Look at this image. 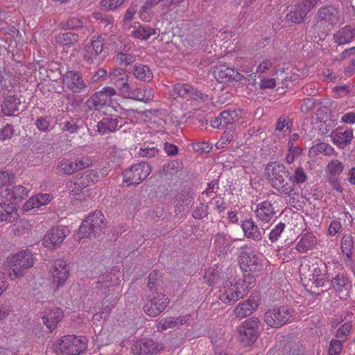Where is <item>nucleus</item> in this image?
I'll list each match as a JSON object with an SVG mask.
<instances>
[{"instance_id":"nucleus-1","label":"nucleus","mask_w":355,"mask_h":355,"mask_svg":"<svg viewBox=\"0 0 355 355\" xmlns=\"http://www.w3.org/2000/svg\"><path fill=\"white\" fill-rule=\"evenodd\" d=\"M266 176L272 187L279 193L290 195L294 190L292 177L284 165L275 162L268 164Z\"/></svg>"},{"instance_id":"nucleus-2","label":"nucleus","mask_w":355,"mask_h":355,"mask_svg":"<svg viewBox=\"0 0 355 355\" xmlns=\"http://www.w3.org/2000/svg\"><path fill=\"white\" fill-rule=\"evenodd\" d=\"M8 275L13 280L21 278L35 263V257L28 250H23L9 257Z\"/></svg>"},{"instance_id":"nucleus-3","label":"nucleus","mask_w":355,"mask_h":355,"mask_svg":"<svg viewBox=\"0 0 355 355\" xmlns=\"http://www.w3.org/2000/svg\"><path fill=\"white\" fill-rule=\"evenodd\" d=\"M107 223L101 211H95L83 220L77 233L79 239L96 237L106 227Z\"/></svg>"},{"instance_id":"nucleus-4","label":"nucleus","mask_w":355,"mask_h":355,"mask_svg":"<svg viewBox=\"0 0 355 355\" xmlns=\"http://www.w3.org/2000/svg\"><path fill=\"white\" fill-rule=\"evenodd\" d=\"M87 348L85 338L75 335L65 336L59 339L55 345L57 355H79Z\"/></svg>"},{"instance_id":"nucleus-5","label":"nucleus","mask_w":355,"mask_h":355,"mask_svg":"<svg viewBox=\"0 0 355 355\" xmlns=\"http://www.w3.org/2000/svg\"><path fill=\"white\" fill-rule=\"evenodd\" d=\"M150 166L145 162H139L126 169L123 175V181L129 184H139L150 173Z\"/></svg>"},{"instance_id":"nucleus-6","label":"nucleus","mask_w":355,"mask_h":355,"mask_svg":"<svg viewBox=\"0 0 355 355\" xmlns=\"http://www.w3.org/2000/svg\"><path fill=\"white\" fill-rule=\"evenodd\" d=\"M247 246L241 248L238 261L242 270L245 272H258L263 270V261L254 254L245 250Z\"/></svg>"},{"instance_id":"nucleus-7","label":"nucleus","mask_w":355,"mask_h":355,"mask_svg":"<svg viewBox=\"0 0 355 355\" xmlns=\"http://www.w3.org/2000/svg\"><path fill=\"white\" fill-rule=\"evenodd\" d=\"M259 320L251 318L245 320L239 327V338L245 346L250 345L258 336Z\"/></svg>"},{"instance_id":"nucleus-8","label":"nucleus","mask_w":355,"mask_h":355,"mask_svg":"<svg viewBox=\"0 0 355 355\" xmlns=\"http://www.w3.org/2000/svg\"><path fill=\"white\" fill-rule=\"evenodd\" d=\"M69 276V268L63 259H57L50 269V278L52 285L58 288L62 286Z\"/></svg>"},{"instance_id":"nucleus-9","label":"nucleus","mask_w":355,"mask_h":355,"mask_svg":"<svg viewBox=\"0 0 355 355\" xmlns=\"http://www.w3.org/2000/svg\"><path fill=\"white\" fill-rule=\"evenodd\" d=\"M291 315V312L288 307L281 306L266 312L264 321L268 326L276 328L286 324Z\"/></svg>"},{"instance_id":"nucleus-10","label":"nucleus","mask_w":355,"mask_h":355,"mask_svg":"<svg viewBox=\"0 0 355 355\" xmlns=\"http://www.w3.org/2000/svg\"><path fill=\"white\" fill-rule=\"evenodd\" d=\"M104 45V40L101 37L93 40L92 43L87 45L84 49V60L89 63H99L105 56Z\"/></svg>"},{"instance_id":"nucleus-11","label":"nucleus","mask_w":355,"mask_h":355,"mask_svg":"<svg viewBox=\"0 0 355 355\" xmlns=\"http://www.w3.org/2000/svg\"><path fill=\"white\" fill-rule=\"evenodd\" d=\"M173 95H177L188 100H193L199 102H205L208 101L209 96L205 94L191 85L186 83H178L174 85Z\"/></svg>"},{"instance_id":"nucleus-12","label":"nucleus","mask_w":355,"mask_h":355,"mask_svg":"<svg viewBox=\"0 0 355 355\" xmlns=\"http://www.w3.org/2000/svg\"><path fill=\"white\" fill-rule=\"evenodd\" d=\"M168 304L169 300L166 295L157 293L147 301L143 309L147 315L155 317L165 310Z\"/></svg>"},{"instance_id":"nucleus-13","label":"nucleus","mask_w":355,"mask_h":355,"mask_svg":"<svg viewBox=\"0 0 355 355\" xmlns=\"http://www.w3.org/2000/svg\"><path fill=\"white\" fill-rule=\"evenodd\" d=\"M63 84L73 93H82L87 90V86L79 71H68L62 76Z\"/></svg>"},{"instance_id":"nucleus-14","label":"nucleus","mask_w":355,"mask_h":355,"mask_svg":"<svg viewBox=\"0 0 355 355\" xmlns=\"http://www.w3.org/2000/svg\"><path fill=\"white\" fill-rule=\"evenodd\" d=\"M164 348L161 343L150 338H144L137 340L132 347L134 355H147L155 354Z\"/></svg>"},{"instance_id":"nucleus-15","label":"nucleus","mask_w":355,"mask_h":355,"mask_svg":"<svg viewBox=\"0 0 355 355\" xmlns=\"http://www.w3.org/2000/svg\"><path fill=\"white\" fill-rule=\"evenodd\" d=\"M68 234L69 230L64 227L52 228L45 234L43 239V245L49 249L58 248Z\"/></svg>"},{"instance_id":"nucleus-16","label":"nucleus","mask_w":355,"mask_h":355,"mask_svg":"<svg viewBox=\"0 0 355 355\" xmlns=\"http://www.w3.org/2000/svg\"><path fill=\"white\" fill-rule=\"evenodd\" d=\"M236 239L224 232H218L214 236V247L219 257H225L233 248L232 245Z\"/></svg>"},{"instance_id":"nucleus-17","label":"nucleus","mask_w":355,"mask_h":355,"mask_svg":"<svg viewBox=\"0 0 355 355\" xmlns=\"http://www.w3.org/2000/svg\"><path fill=\"white\" fill-rule=\"evenodd\" d=\"M340 12L338 6L325 5L319 8L317 12V19L322 24L334 25L340 19Z\"/></svg>"},{"instance_id":"nucleus-18","label":"nucleus","mask_w":355,"mask_h":355,"mask_svg":"<svg viewBox=\"0 0 355 355\" xmlns=\"http://www.w3.org/2000/svg\"><path fill=\"white\" fill-rule=\"evenodd\" d=\"M220 292V300L226 304H233L244 295V293L240 290L238 284H233L231 282H225Z\"/></svg>"},{"instance_id":"nucleus-19","label":"nucleus","mask_w":355,"mask_h":355,"mask_svg":"<svg viewBox=\"0 0 355 355\" xmlns=\"http://www.w3.org/2000/svg\"><path fill=\"white\" fill-rule=\"evenodd\" d=\"M310 272L309 280L318 288L324 286L329 278L326 264L322 261L313 263Z\"/></svg>"},{"instance_id":"nucleus-20","label":"nucleus","mask_w":355,"mask_h":355,"mask_svg":"<svg viewBox=\"0 0 355 355\" xmlns=\"http://www.w3.org/2000/svg\"><path fill=\"white\" fill-rule=\"evenodd\" d=\"M214 74L216 79L220 83L241 81L244 79L243 75L239 73L234 68L227 67L225 65L216 67Z\"/></svg>"},{"instance_id":"nucleus-21","label":"nucleus","mask_w":355,"mask_h":355,"mask_svg":"<svg viewBox=\"0 0 355 355\" xmlns=\"http://www.w3.org/2000/svg\"><path fill=\"white\" fill-rule=\"evenodd\" d=\"M29 193L28 189L22 185L7 187L1 192V198L9 202H20L24 200Z\"/></svg>"},{"instance_id":"nucleus-22","label":"nucleus","mask_w":355,"mask_h":355,"mask_svg":"<svg viewBox=\"0 0 355 355\" xmlns=\"http://www.w3.org/2000/svg\"><path fill=\"white\" fill-rule=\"evenodd\" d=\"M63 315V311L58 307H53L41 312L42 322L51 331L55 329Z\"/></svg>"},{"instance_id":"nucleus-23","label":"nucleus","mask_w":355,"mask_h":355,"mask_svg":"<svg viewBox=\"0 0 355 355\" xmlns=\"http://www.w3.org/2000/svg\"><path fill=\"white\" fill-rule=\"evenodd\" d=\"M115 103V102L108 100L107 97L100 92H96L86 102L87 107L90 110H100L105 106H110L116 112H119Z\"/></svg>"},{"instance_id":"nucleus-24","label":"nucleus","mask_w":355,"mask_h":355,"mask_svg":"<svg viewBox=\"0 0 355 355\" xmlns=\"http://www.w3.org/2000/svg\"><path fill=\"white\" fill-rule=\"evenodd\" d=\"M254 212L258 220L263 223H268L275 217V215L273 205L268 200H265L259 203L257 205Z\"/></svg>"},{"instance_id":"nucleus-25","label":"nucleus","mask_w":355,"mask_h":355,"mask_svg":"<svg viewBox=\"0 0 355 355\" xmlns=\"http://www.w3.org/2000/svg\"><path fill=\"white\" fill-rule=\"evenodd\" d=\"M237 117L238 115L235 110H224L218 117L211 121V125L215 128H224L227 125L233 124Z\"/></svg>"},{"instance_id":"nucleus-26","label":"nucleus","mask_w":355,"mask_h":355,"mask_svg":"<svg viewBox=\"0 0 355 355\" xmlns=\"http://www.w3.org/2000/svg\"><path fill=\"white\" fill-rule=\"evenodd\" d=\"M318 244V239L314 234L306 232L299 236L295 249L300 253H305L313 249Z\"/></svg>"},{"instance_id":"nucleus-27","label":"nucleus","mask_w":355,"mask_h":355,"mask_svg":"<svg viewBox=\"0 0 355 355\" xmlns=\"http://www.w3.org/2000/svg\"><path fill=\"white\" fill-rule=\"evenodd\" d=\"M121 95L124 98H131L139 101L147 102L152 98L151 90H145L141 88L132 89L130 85L124 87Z\"/></svg>"},{"instance_id":"nucleus-28","label":"nucleus","mask_w":355,"mask_h":355,"mask_svg":"<svg viewBox=\"0 0 355 355\" xmlns=\"http://www.w3.org/2000/svg\"><path fill=\"white\" fill-rule=\"evenodd\" d=\"M119 120L117 117L112 115H107L97 123V130L101 135L115 131L118 127L121 128L122 124L119 125Z\"/></svg>"},{"instance_id":"nucleus-29","label":"nucleus","mask_w":355,"mask_h":355,"mask_svg":"<svg viewBox=\"0 0 355 355\" xmlns=\"http://www.w3.org/2000/svg\"><path fill=\"white\" fill-rule=\"evenodd\" d=\"M311 11V10L309 8L306 4L300 2L295 8L291 10L286 15V19L288 21L300 24L303 22L308 13Z\"/></svg>"},{"instance_id":"nucleus-30","label":"nucleus","mask_w":355,"mask_h":355,"mask_svg":"<svg viewBox=\"0 0 355 355\" xmlns=\"http://www.w3.org/2000/svg\"><path fill=\"white\" fill-rule=\"evenodd\" d=\"M108 77L110 79V83L115 85L119 88L121 93L123 92V89L125 90L124 87L128 86V76L125 73V70L121 68L114 69L111 71Z\"/></svg>"},{"instance_id":"nucleus-31","label":"nucleus","mask_w":355,"mask_h":355,"mask_svg":"<svg viewBox=\"0 0 355 355\" xmlns=\"http://www.w3.org/2000/svg\"><path fill=\"white\" fill-rule=\"evenodd\" d=\"M257 307V302L252 299H248L242 303H239L235 307L234 313L236 318L242 319L250 315Z\"/></svg>"},{"instance_id":"nucleus-32","label":"nucleus","mask_w":355,"mask_h":355,"mask_svg":"<svg viewBox=\"0 0 355 355\" xmlns=\"http://www.w3.org/2000/svg\"><path fill=\"white\" fill-rule=\"evenodd\" d=\"M355 36V29L345 26L333 35L334 42L338 45L349 43Z\"/></svg>"},{"instance_id":"nucleus-33","label":"nucleus","mask_w":355,"mask_h":355,"mask_svg":"<svg viewBox=\"0 0 355 355\" xmlns=\"http://www.w3.org/2000/svg\"><path fill=\"white\" fill-rule=\"evenodd\" d=\"M333 143L339 148H344L348 146L352 140L353 130L352 129H347L344 132H336L331 135Z\"/></svg>"},{"instance_id":"nucleus-34","label":"nucleus","mask_w":355,"mask_h":355,"mask_svg":"<svg viewBox=\"0 0 355 355\" xmlns=\"http://www.w3.org/2000/svg\"><path fill=\"white\" fill-rule=\"evenodd\" d=\"M241 227L244 232L245 236L255 241H259L262 239V234L259 227L250 219L245 220L242 223Z\"/></svg>"},{"instance_id":"nucleus-35","label":"nucleus","mask_w":355,"mask_h":355,"mask_svg":"<svg viewBox=\"0 0 355 355\" xmlns=\"http://www.w3.org/2000/svg\"><path fill=\"white\" fill-rule=\"evenodd\" d=\"M17 214V207L14 202L4 200L0 203V221L12 222Z\"/></svg>"},{"instance_id":"nucleus-36","label":"nucleus","mask_w":355,"mask_h":355,"mask_svg":"<svg viewBox=\"0 0 355 355\" xmlns=\"http://www.w3.org/2000/svg\"><path fill=\"white\" fill-rule=\"evenodd\" d=\"M20 104V100L15 96H8L1 105V111L7 116L15 115V112L19 111Z\"/></svg>"},{"instance_id":"nucleus-37","label":"nucleus","mask_w":355,"mask_h":355,"mask_svg":"<svg viewBox=\"0 0 355 355\" xmlns=\"http://www.w3.org/2000/svg\"><path fill=\"white\" fill-rule=\"evenodd\" d=\"M132 73L140 81L150 82L153 78V73L149 67L141 64H137L133 67Z\"/></svg>"},{"instance_id":"nucleus-38","label":"nucleus","mask_w":355,"mask_h":355,"mask_svg":"<svg viewBox=\"0 0 355 355\" xmlns=\"http://www.w3.org/2000/svg\"><path fill=\"white\" fill-rule=\"evenodd\" d=\"M331 286L336 293L347 292L349 284V278L344 275L338 274L331 281Z\"/></svg>"},{"instance_id":"nucleus-39","label":"nucleus","mask_w":355,"mask_h":355,"mask_svg":"<svg viewBox=\"0 0 355 355\" xmlns=\"http://www.w3.org/2000/svg\"><path fill=\"white\" fill-rule=\"evenodd\" d=\"M79 180L78 184L83 189L96 183L98 181V173L94 170H87L84 173L77 175Z\"/></svg>"},{"instance_id":"nucleus-40","label":"nucleus","mask_w":355,"mask_h":355,"mask_svg":"<svg viewBox=\"0 0 355 355\" xmlns=\"http://www.w3.org/2000/svg\"><path fill=\"white\" fill-rule=\"evenodd\" d=\"M156 33L155 29L148 26L139 25L137 27H135L132 32V36L136 39L146 40L151 35H155Z\"/></svg>"},{"instance_id":"nucleus-41","label":"nucleus","mask_w":355,"mask_h":355,"mask_svg":"<svg viewBox=\"0 0 355 355\" xmlns=\"http://www.w3.org/2000/svg\"><path fill=\"white\" fill-rule=\"evenodd\" d=\"M55 42L62 46H70L74 44L78 40V34L67 32L64 33L58 34L55 37Z\"/></svg>"},{"instance_id":"nucleus-42","label":"nucleus","mask_w":355,"mask_h":355,"mask_svg":"<svg viewBox=\"0 0 355 355\" xmlns=\"http://www.w3.org/2000/svg\"><path fill=\"white\" fill-rule=\"evenodd\" d=\"M342 252L346 255L347 259H352V250L354 248V241L351 235H345L341 240Z\"/></svg>"},{"instance_id":"nucleus-43","label":"nucleus","mask_w":355,"mask_h":355,"mask_svg":"<svg viewBox=\"0 0 355 355\" xmlns=\"http://www.w3.org/2000/svg\"><path fill=\"white\" fill-rule=\"evenodd\" d=\"M62 130L71 134L76 133L83 127L82 122L76 119H70L62 123Z\"/></svg>"},{"instance_id":"nucleus-44","label":"nucleus","mask_w":355,"mask_h":355,"mask_svg":"<svg viewBox=\"0 0 355 355\" xmlns=\"http://www.w3.org/2000/svg\"><path fill=\"white\" fill-rule=\"evenodd\" d=\"M344 170V166L343 163L338 159H334L329 162L327 166V172L330 175H340Z\"/></svg>"},{"instance_id":"nucleus-45","label":"nucleus","mask_w":355,"mask_h":355,"mask_svg":"<svg viewBox=\"0 0 355 355\" xmlns=\"http://www.w3.org/2000/svg\"><path fill=\"white\" fill-rule=\"evenodd\" d=\"M60 169L66 175H71L76 173L78 168L74 161L62 159L59 165Z\"/></svg>"},{"instance_id":"nucleus-46","label":"nucleus","mask_w":355,"mask_h":355,"mask_svg":"<svg viewBox=\"0 0 355 355\" xmlns=\"http://www.w3.org/2000/svg\"><path fill=\"white\" fill-rule=\"evenodd\" d=\"M176 327H178L176 318L173 317L162 319L157 324V329L158 331H164Z\"/></svg>"},{"instance_id":"nucleus-47","label":"nucleus","mask_w":355,"mask_h":355,"mask_svg":"<svg viewBox=\"0 0 355 355\" xmlns=\"http://www.w3.org/2000/svg\"><path fill=\"white\" fill-rule=\"evenodd\" d=\"M313 149L317 154L322 153L327 156H331L336 153L333 147L329 144L324 142L315 144L313 146Z\"/></svg>"},{"instance_id":"nucleus-48","label":"nucleus","mask_w":355,"mask_h":355,"mask_svg":"<svg viewBox=\"0 0 355 355\" xmlns=\"http://www.w3.org/2000/svg\"><path fill=\"white\" fill-rule=\"evenodd\" d=\"M352 324L349 322H345L341 327H340L336 334V337L338 340L345 342L347 336L352 330Z\"/></svg>"},{"instance_id":"nucleus-49","label":"nucleus","mask_w":355,"mask_h":355,"mask_svg":"<svg viewBox=\"0 0 355 355\" xmlns=\"http://www.w3.org/2000/svg\"><path fill=\"white\" fill-rule=\"evenodd\" d=\"M60 26L63 29H78L83 26V22L78 18L71 17L66 22H62Z\"/></svg>"},{"instance_id":"nucleus-50","label":"nucleus","mask_w":355,"mask_h":355,"mask_svg":"<svg viewBox=\"0 0 355 355\" xmlns=\"http://www.w3.org/2000/svg\"><path fill=\"white\" fill-rule=\"evenodd\" d=\"M294 187L295 184H301L304 183L307 180V176L304 169L302 167H297L295 168L293 175L291 176Z\"/></svg>"},{"instance_id":"nucleus-51","label":"nucleus","mask_w":355,"mask_h":355,"mask_svg":"<svg viewBox=\"0 0 355 355\" xmlns=\"http://www.w3.org/2000/svg\"><path fill=\"white\" fill-rule=\"evenodd\" d=\"M15 175L8 171H0V187L8 186L13 182Z\"/></svg>"},{"instance_id":"nucleus-52","label":"nucleus","mask_w":355,"mask_h":355,"mask_svg":"<svg viewBox=\"0 0 355 355\" xmlns=\"http://www.w3.org/2000/svg\"><path fill=\"white\" fill-rule=\"evenodd\" d=\"M344 342L336 339H332L329 347V355H339L343 349Z\"/></svg>"},{"instance_id":"nucleus-53","label":"nucleus","mask_w":355,"mask_h":355,"mask_svg":"<svg viewBox=\"0 0 355 355\" xmlns=\"http://www.w3.org/2000/svg\"><path fill=\"white\" fill-rule=\"evenodd\" d=\"M233 139V132L230 130L228 132H225L221 136L220 139L216 144V147L218 149H221L225 147L227 144H229Z\"/></svg>"},{"instance_id":"nucleus-54","label":"nucleus","mask_w":355,"mask_h":355,"mask_svg":"<svg viewBox=\"0 0 355 355\" xmlns=\"http://www.w3.org/2000/svg\"><path fill=\"white\" fill-rule=\"evenodd\" d=\"M180 164L178 161L173 160L168 164H165L163 168V171L165 174L175 175L180 171Z\"/></svg>"},{"instance_id":"nucleus-55","label":"nucleus","mask_w":355,"mask_h":355,"mask_svg":"<svg viewBox=\"0 0 355 355\" xmlns=\"http://www.w3.org/2000/svg\"><path fill=\"white\" fill-rule=\"evenodd\" d=\"M78 182L79 180L76 177L73 181L71 180L67 182V189L69 193L78 195L83 189V187H80V184L79 185Z\"/></svg>"},{"instance_id":"nucleus-56","label":"nucleus","mask_w":355,"mask_h":355,"mask_svg":"<svg viewBox=\"0 0 355 355\" xmlns=\"http://www.w3.org/2000/svg\"><path fill=\"white\" fill-rule=\"evenodd\" d=\"M284 228L285 225L283 223H279L275 225L269 234V239L271 242H275L278 239Z\"/></svg>"},{"instance_id":"nucleus-57","label":"nucleus","mask_w":355,"mask_h":355,"mask_svg":"<svg viewBox=\"0 0 355 355\" xmlns=\"http://www.w3.org/2000/svg\"><path fill=\"white\" fill-rule=\"evenodd\" d=\"M289 118L286 116H281L276 124V130L285 132L286 130L289 128Z\"/></svg>"},{"instance_id":"nucleus-58","label":"nucleus","mask_w":355,"mask_h":355,"mask_svg":"<svg viewBox=\"0 0 355 355\" xmlns=\"http://www.w3.org/2000/svg\"><path fill=\"white\" fill-rule=\"evenodd\" d=\"M125 0H102L101 6L105 10H113L120 6Z\"/></svg>"},{"instance_id":"nucleus-59","label":"nucleus","mask_w":355,"mask_h":355,"mask_svg":"<svg viewBox=\"0 0 355 355\" xmlns=\"http://www.w3.org/2000/svg\"><path fill=\"white\" fill-rule=\"evenodd\" d=\"M76 166L78 170L85 168L92 165V161L90 157L83 156L74 160Z\"/></svg>"},{"instance_id":"nucleus-60","label":"nucleus","mask_w":355,"mask_h":355,"mask_svg":"<svg viewBox=\"0 0 355 355\" xmlns=\"http://www.w3.org/2000/svg\"><path fill=\"white\" fill-rule=\"evenodd\" d=\"M14 128L12 125L7 124L0 130V139L6 140L10 139L13 135Z\"/></svg>"},{"instance_id":"nucleus-61","label":"nucleus","mask_w":355,"mask_h":355,"mask_svg":"<svg viewBox=\"0 0 355 355\" xmlns=\"http://www.w3.org/2000/svg\"><path fill=\"white\" fill-rule=\"evenodd\" d=\"M116 59L121 63L125 65L130 64L135 62V58L132 54L119 53L117 54Z\"/></svg>"},{"instance_id":"nucleus-62","label":"nucleus","mask_w":355,"mask_h":355,"mask_svg":"<svg viewBox=\"0 0 355 355\" xmlns=\"http://www.w3.org/2000/svg\"><path fill=\"white\" fill-rule=\"evenodd\" d=\"M328 182L330 184L331 187L338 193L343 192V187L340 184V182L338 176L336 175H329L328 178Z\"/></svg>"},{"instance_id":"nucleus-63","label":"nucleus","mask_w":355,"mask_h":355,"mask_svg":"<svg viewBox=\"0 0 355 355\" xmlns=\"http://www.w3.org/2000/svg\"><path fill=\"white\" fill-rule=\"evenodd\" d=\"M193 149L200 153H206L211 150V146L207 142H197L193 144Z\"/></svg>"},{"instance_id":"nucleus-64","label":"nucleus","mask_w":355,"mask_h":355,"mask_svg":"<svg viewBox=\"0 0 355 355\" xmlns=\"http://www.w3.org/2000/svg\"><path fill=\"white\" fill-rule=\"evenodd\" d=\"M159 152V150L155 147H146L144 148H141L139 154L141 157H152L155 156Z\"/></svg>"}]
</instances>
